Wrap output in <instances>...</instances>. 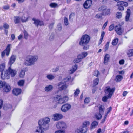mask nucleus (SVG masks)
I'll use <instances>...</instances> for the list:
<instances>
[{
    "instance_id": "f257e3e1",
    "label": "nucleus",
    "mask_w": 133,
    "mask_h": 133,
    "mask_svg": "<svg viewBox=\"0 0 133 133\" xmlns=\"http://www.w3.org/2000/svg\"><path fill=\"white\" fill-rule=\"evenodd\" d=\"M50 121V118L47 117H45L39 120L38 122L39 128V129L36 130V132H38V133H44L43 130H46L48 129V124Z\"/></svg>"
},
{
    "instance_id": "f03ea898",
    "label": "nucleus",
    "mask_w": 133,
    "mask_h": 133,
    "mask_svg": "<svg viewBox=\"0 0 133 133\" xmlns=\"http://www.w3.org/2000/svg\"><path fill=\"white\" fill-rule=\"evenodd\" d=\"M38 59L37 55H29L27 56L25 59V64L27 66H31L34 65Z\"/></svg>"
},
{
    "instance_id": "7ed1b4c3",
    "label": "nucleus",
    "mask_w": 133,
    "mask_h": 133,
    "mask_svg": "<svg viewBox=\"0 0 133 133\" xmlns=\"http://www.w3.org/2000/svg\"><path fill=\"white\" fill-rule=\"evenodd\" d=\"M71 78L70 76H68L67 77L64 79L61 82L58 84V85L59 90L61 91L67 88L66 84L69 83Z\"/></svg>"
},
{
    "instance_id": "20e7f679",
    "label": "nucleus",
    "mask_w": 133,
    "mask_h": 133,
    "mask_svg": "<svg viewBox=\"0 0 133 133\" xmlns=\"http://www.w3.org/2000/svg\"><path fill=\"white\" fill-rule=\"evenodd\" d=\"M105 90V93L107 96L103 97L102 100L104 102H106L107 100L111 98L112 94L114 91L115 89L114 88H110L109 87H107L106 88Z\"/></svg>"
},
{
    "instance_id": "39448f33",
    "label": "nucleus",
    "mask_w": 133,
    "mask_h": 133,
    "mask_svg": "<svg viewBox=\"0 0 133 133\" xmlns=\"http://www.w3.org/2000/svg\"><path fill=\"white\" fill-rule=\"evenodd\" d=\"M90 39V37L87 35H83L81 38L79 42L80 45H86L89 42Z\"/></svg>"
},
{
    "instance_id": "423d86ee",
    "label": "nucleus",
    "mask_w": 133,
    "mask_h": 133,
    "mask_svg": "<svg viewBox=\"0 0 133 133\" xmlns=\"http://www.w3.org/2000/svg\"><path fill=\"white\" fill-rule=\"evenodd\" d=\"M0 85L3 89V91L6 92L9 91L11 89L10 86L5 82L0 81Z\"/></svg>"
},
{
    "instance_id": "0eeeda50",
    "label": "nucleus",
    "mask_w": 133,
    "mask_h": 133,
    "mask_svg": "<svg viewBox=\"0 0 133 133\" xmlns=\"http://www.w3.org/2000/svg\"><path fill=\"white\" fill-rule=\"evenodd\" d=\"M128 5V4L127 2L123 1H119L117 3V6H118V9L121 11H122L124 10L123 6L127 7Z\"/></svg>"
},
{
    "instance_id": "6e6552de",
    "label": "nucleus",
    "mask_w": 133,
    "mask_h": 133,
    "mask_svg": "<svg viewBox=\"0 0 133 133\" xmlns=\"http://www.w3.org/2000/svg\"><path fill=\"white\" fill-rule=\"evenodd\" d=\"M56 127L58 129H65L67 127L66 123L62 121L57 122L56 123Z\"/></svg>"
},
{
    "instance_id": "1a4fd4ad",
    "label": "nucleus",
    "mask_w": 133,
    "mask_h": 133,
    "mask_svg": "<svg viewBox=\"0 0 133 133\" xmlns=\"http://www.w3.org/2000/svg\"><path fill=\"white\" fill-rule=\"evenodd\" d=\"M11 46V45L10 44H8L6 49L2 52L1 57L2 58L4 56L6 53L7 56L9 55L10 50Z\"/></svg>"
},
{
    "instance_id": "9d476101",
    "label": "nucleus",
    "mask_w": 133,
    "mask_h": 133,
    "mask_svg": "<svg viewBox=\"0 0 133 133\" xmlns=\"http://www.w3.org/2000/svg\"><path fill=\"white\" fill-rule=\"evenodd\" d=\"M71 105L67 103L63 105L61 107V109L62 111L66 112L71 108Z\"/></svg>"
},
{
    "instance_id": "9b49d317",
    "label": "nucleus",
    "mask_w": 133,
    "mask_h": 133,
    "mask_svg": "<svg viewBox=\"0 0 133 133\" xmlns=\"http://www.w3.org/2000/svg\"><path fill=\"white\" fill-rule=\"evenodd\" d=\"M63 117L62 114L56 113L52 115V119L54 121H57L61 119Z\"/></svg>"
},
{
    "instance_id": "f8f14e48",
    "label": "nucleus",
    "mask_w": 133,
    "mask_h": 133,
    "mask_svg": "<svg viewBox=\"0 0 133 133\" xmlns=\"http://www.w3.org/2000/svg\"><path fill=\"white\" fill-rule=\"evenodd\" d=\"M99 11H102L103 14L104 15H107L110 13V10L107 9L105 6H102L99 8Z\"/></svg>"
},
{
    "instance_id": "ddd939ff",
    "label": "nucleus",
    "mask_w": 133,
    "mask_h": 133,
    "mask_svg": "<svg viewBox=\"0 0 133 133\" xmlns=\"http://www.w3.org/2000/svg\"><path fill=\"white\" fill-rule=\"evenodd\" d=\"M87 130V127L82 126L79 129H77L75 131V133H85L86 132Z\"/></svg>"
},
{
    "instance_id": "4468645a",
    "label": "nucleus",
    "mask_w": 133,
    "mask_h": 133,
    "mask_svg": "<svg viewBox=\"0 0 133 133\" xmlns=\"http://www.w3.org/2000/svg\"><path fill=\"white\" fill-rule=\"evenodd\" d=\"M4 74H3V73L2 72L1 73V77L2 79H7L9 78L10 77L9 73L8 72V70H6V71H4Z\"/></svg>"
},
{
    "instance_id": "2eb2a0df",
    "label": "nucleus",
    "mask_w": 133,
    "mask_h": 133,
    "mask_svg": "<svg viewBox=\"0 0 133 133\" xmlns=\"http://www.w3.org/2000/svg\"><path fill=\"white\" fill-rule=\"evenodd\" d=\"M115 30L118 34L119 35L122 34L123 31L120 25H118L115 26Z\"/></svg>"
},
{
    "instance_id": "dca6fc26",
    "label": "nucleus",
    "mask_w": 133,
    "mask_h": 133,
    "mask_svg": "<svg viewBox=\"0 0 133 133\" xmlns=\"http://www.w3.org/2000/svg\"><path fill=\"white\" fill-rule=\"evenodd\" d=\"M92 4V1L91 0H87L84 4V7L86 9L89 8Z\"/></svg>"
},
{
    "instance_id": "f3484780",
    "label": "nucleus",
    "mask_w": 133,
    "mask_h": 133,
    "mask_svg": "<svg viewBox=\"0 0 133 133\" xmlns=\"http://www.w3.org/2000/svg\"><path fill=\"white\" fill-rule=\"evenodd\" d=\"M32 20L34 21V24L37 26L39 25L41 26L44 25V23L42 21L36 19L34 18H33Z\"/></svg>"
},
{
    "instance_id": "a211bd4d",
    "label": "nucleus",
    "mask_w": 133,
    "mask_h": 133,
    "mask_svg": "<svg viewBox=\"0 0 133 133\" xmlns=\"http://www.w3.org/2000/svg\"><path fill=\"white\" fill-rule=\"evenodd\" d=\"M8 71L9 74H10L11 76L12 77L15 76L16 73V71L15 70L12 69L11 68V66H9Z\"/></svg>"
},
{
    "instance_id": "6ab92c4d",
    "label": "nucleus",
    "mask_w": 133,
    "mask_h": 133,
    "mask_svg": "<svg viewBox=\"0 0 133 133\" xmlns=\"http://www.w3.org/2000/svg\"><path fill=\"white\" fill-rule=\"evenodd\" d=\"M29 18V16L28 15L27 13H25L23 15L21 18V21L23 22H26L28 21Z\"/></svg>"
},
{
    "instance_id": "aec40b11",
    "label": "nucleus",
    "mask_w": 133,
    "mask_h": 133,
    "mask_svg": "<svg viewBox=\"0 0 133 133\" xmlns=\"http://www.w3.org/2000/svg\"><path fill=\"white\" fill-rule=\"evenodd\" d=\"M68 99V98L66 96H65L62 98L61 97L58 103L60 104H62L67 102Z\"/></svg>"
},
{
    "instance_id": "412c9836",
    "label": "nucleus",
    "mask_w": 133,
    "mask_h": 133,
    "mask_svg": "<svg viewBox=\"0 0 133 133\" xmlns=\"http://www.w3.org/2000/svg\"><path fill=\"white\" fill-rule=\"evenodd\" d=\"M16 58V56L13 55H12L9 62V64L10 66H11V65L15 62Z\"/></svg>"
},
{
    "instance_id": "4be33fe9",
    "label": "nucleus",
    "mask_w": 133,
    "mask_h": 133,
    "mask_svg": "<svg viewBox=\"0 0 133 133\" xmlns=\"http://www.w3.org/2000/svg\"><path fill=\"white\" fill-rule=\"evenodd\" d=\"M14 20L15 24L19 23L21 20V17L19 16H14Z\"/></svg>"
},
{
    "instance_id": "5701e85b",
    "label": "nucleus",
    "mask_w": 133,
    "mask_h": 133,
    "mask_svg": "<svg viewBox=\"0 0 133 133\" xmlns=\"http://www.w3.org/2000/svg\"><path fill=\"white\" fill-rule=\"evenodd\" d=\"M21 89L19 88L14 89L13 90V94L16 95H19L21 93Z\"/></svg>"
},
{
    "instance_id": "b1692460",
    "label": "nucleus",
    "mask_w": 133,
    "mask_h": 133,
    "mask_svg": "<svg viewBox=\"0 0 133 133\" xmlns=\"http://www.w3.org/2000/svg\"><path fill=\"white\" fill-rule=\"evenodd\" d=\"M126 15L125 17V20L126 21H128L129 20V17L130 14V10L129 9H128L126 12Z\"/></svg>"
},
{
    "instance_id": "393cba45",
    "label": "nucleus",
    "mask_w": 133,
    "mask_h": 133,
    "mask_svg": "<svg viewBox=\"0 0 133 133\" xmlns=\"http://www.w3.org/2000/svg\"><path fill=\"white\" fill-rule=\"evenodd\" d=\"M110 58V56L108 54H106L104 57V63L106 64L108 62Z\"/></svg>"
},
{
    "instance_id": "a878e982",
    "label": "nucleus",
    "mask_w": 133,
    "mask_h": 133,
    "mask_svg": "<svg viewBox=\"0 0 133 133\" xmlns=\"http://www.w3.org/2000/svg\"><path fill=\"white\" fill-rule=\"evenodd\" d=\"M53 86L51 85L46 86L44 88L45 90L47 92L50 91H51L53 89Z\"/></svg>"
},
{
    "instance_id": "bb28decb",
    "label": "nucleus",
    "mask_w": 133,
    "mask_h": 133,
    "mask_svg": "<svg viewBox=\"0 0 133 133\" xmlns=\"http://www.w3.org/2000/svg\"><path fill=\"white\" fill-rule=\"evenodd\" d=\"M77 68V65L75 64L73 66L72 68L70 70L69 73L70 74H72L76 70Z\"/></svg>"
},
{
    "instance_id": "cd10ccee",
    "label": "nucleus",
    "mask_w": 133,
    "mask_h": 133,
    "mask_svg": "<svg viewBox=\"0 0 133 133\" xmlns=\"http://www.w3.org/2000/svg\"><path fill=\"white\" fill-rule=\"evenodd\" d=\"M98 125L97 122L96 121H94L91 124L90 128L91 129H93L96 128Z\"/></svg>"
},
{
    "instance_id": "c85d7f7f",
    "label": "nucleus",
    "mask_w": 133,
    "mask_h": 133,
    "mask_svg": "<svg viewBox=\"0 0 133 133\" xmlns=\"http://www.w3.org/2000/svg\"><path fill=\"white\" fill-rule=\"evenodd\" d=\"M111 109H112V108H111V107H110L109 108H107V111L106 113L105 114V115L104 119L103 120H102V122L103 123L105 121V119L107 117L108 114L111 111Z\"/></svg>"
},
{
    "instance_id": "c756f323",
    "label": "nucleus",
    "mask_w": 133,
    "mask_h": 133,
    "mask_svg": "<svg viewBox=\"0 0 133 133\" xmlns=\"http://www.w3.org/2000/svg\"><path fill=\"white\" fill-rule=\"evenodd\" d=\"M88 55L87 52H84L81 54L79 55L78 57H80L81 59L85 57Z\"/></svg>"
},
{
    "instance_id": "7c9ffc66",
    "label": "nucleus",
    "mask_w": 133,
    "mask_h": 133,
    "mask_svg": "<svg viewBox=\"0 0 133 133\" xmlns=\"http://www.w3.org/2000/svg\"><path fill=\"white\" fill-rule=\"evenodd\" d=\"M104 106L101 105L99 108V113L101 114H103L104 111Z\"/></svg>"
},
{
    "instance_id": "2f4dec72",
    "label": "nucleus",
    "mask_w": 133,
    "mask_h": 133,
    "mask_svg": "<svg viewBox=\"0 0 133 133\" xmlns=\"http://www.w3.org/2000/svg\"><path fill=\"white\" fill-rule=\"evenodd\" d=\"M123 79V77L120 75H117L116 78L115 80L117 82H119Z\"/></svg>"
},
{
    "instance_id": "473e14b6",
    "label": "nucleus",
    "mask_w": 133,
    "mask_h": 133,
    "mask_svg": "<svg viewBox=\"0 0 133 133\" xmlns=\"http://www.w3.org/2000/svg\"><path fill=\"white\" fill-rule=\"evenodd\" d=\"M5 64L3 63L0 65V71L2 72H3L5 68Z\"/></svg>"
},
{
    "instance_id": "72a5a7b5",
    "label": "nucleus",
    "mask_w": 133,
    "mask_h": 133,
    "mask_svg": "<svg viewBox=\"0 0 133 133\" xmlns=\"http://www.w3.org/2000/svg\"><path fill=\"white\" fill-rule=\"evenodd\" d=\"M127 54L129 57L133 56V49L129 50L127 52Z\"/></svg>"
},
{
    "instance_id": "f704fd0d",
    "label": "nucleus",
    "mask_w": 133,
    "mask_h": 133,
    "mask_svg": "<svg viewBox=\"0 0 133 133\" xmlns=\"http://www.w3.org/2000/svg\"><path fill=\"white\" fill-rule=\"evenodd\" d=\"M95 116L96 119L97 120H99L101 118L102 116L101 114L97 113L95 114Z\"/></svg>"
},
{
    "instance_id": "c9c22d12",
    "label": "nucleus",
    "mask_w": 133,
    "mask_h": 133,
    "mask_svg": "<svg viewBox=\"0 0 133 133\" xmlns=\"http://www.w3.org/2000/svg\"><path fill=\"white\" fill-rule=\"evenodd\" d=\"M49 6L50 7L54 8L58 6V4L55 3H50L49 5Z\"/></svg>"
},
{
    "instance_id": "e433bc0d",
    "label": "nucleus",
    "mask_w": 133,
    "mask_h": 133,
    "mask_svg": "<svg viewBox=\"0 0 133 133\" xmlns=\"http://www.w3.org/2000/svg\"><path fill=\"white\" fill-rule=\"evenodd\" d=\"M25 71L22 70H21L19 73V76L20 77L23 78L24 76Z\"/></svg>"
},
{
    "instance_id": "4c0bfd02",
    "label": "nucleus",
    "mask_w": 133,
    "mask_h": 133,
    "mask_svg": "<svg viewBox=\"0 0 133 133\" xmlns=\"http://www.w3.org/2000/svg\"><path fill=\"white\" fill-rule=\"evenodd\" d=\"M46 77L48 79L50 80H52L55 78L54 76L51 74H49L47 75Z\"/></svg>"
},
{
    "instance_id": "58836bf2",
    "label": "nucleus",
    "mask_w": 133,
    "mask_h": 133,
    "mask_svg": "<svg viewBox=\"0 0 133 133\" xmlns=\"http://www.w3.org/2000/svg\"><path fill=\"white\" fill-rule=\"evenodd\" d=\"M118 41V39L117 38H116L114 39L112 41V44L113 45H116Z\"/></svg>"
},
{
    "instance_id": "ea45409f",
    "label": "nucleus",
    "mask_w": 133,
    "mask_h": 133,
    "mask_svg": "<svg viewBox=\"0 0 133 133\" xmlns=\"http://www.w3.org/2000/svg\"><path fill=\"white\" fill-rule=\"evenodd\" d=\"M90 124V122L89 121H85L83 123V126L84 127H87V126L89 125Z\"/></svg>"
},
{
    "instance_id": "a19ab883",
    "label": "nucleus",
    "mask_w": 133,
    "mask_h": 133,
    "mask_svg": "<svg viewBox=\"0 0 133 133\" xmlns=\"http://www.w3.org/2000/svg\"><path fill=\"white\" fill-rule=\"evenodd\" d=\"M81 60V58H80V57H79L78 55L77 58L74 59L73 61V62L74 63H77L80 61Z\"/></svg>"
},
{
    "instance_id": "79ce46f5",
    "label": "nucleus",
    "mask_w": 133,
    "mask_h": 133,
    "mask_svg": "<svg viewBox=\"0 0 133 133\" xmlns=\"http://www.w3.org/2000/svg\"><path fill=\"white\" fill-rule=\"evenodd\" d=\"M105 33L104 32L102 31V32L101 36V38L100 39V43L99 42V44H101V43L103 39V37H104L105 35Z\"/></svg>"
},
{
    "instance_id": "37998d69",
    "label": "nucleus",
    "mask_w": 133,
    "mask_h": 133,
    "mask_svg": "<svg viewBox=\"0 0 133 133\" xmlns=\"http://www.w3.org/2000/svg\"><path fill=\"white\" fill-rule=\"evenodd\" d=\"M99 79L98 78H96V79L94 80L93 81V84L95 86L97 85L98 83Z\"/></svg>"
},
{
    "instance_id": "c03bdc74",
    "label": "nucleus",
    "mask_w": 133,
    "mask_h": 133,
    "mask_svg": "<svg viewBox=\"0 0 133 133\" xmlns=\"http://www.w3.org/2000/svg\"><path fill=\"white\" fill-rule=\"evenodd\" d=\"M24 83V80H21L19 81L18 83V84L19 85L22 86L23 85Z\"/></svg>"
},
{
    "instance_id": "a18cd8bd",
    "label": "nucleus",
    "mask_w": 133,
    "mask_h": 133,
    "mask_svg": "<svg viewBox=\"0 0 133 133\" xmlns=\"http://www.w3.org/2000/svg\"><path fill=\"white\" fill-rule=\"evenodd\" d=\"M61 96L59 95L56 96L54 98V100L56 101H59L61 97Z\"/></svg>"
},
{
    "instance_id": "49530a36",
    "label": "nucleus",
    "mask_w": 133,
    "mask_h": 133,
    "mask_svg": "<svg viewBox=\"0 0 133 133\" xmlns=\"http://www.w3.org/2000/svg\"><path fill=\"white\" fill-rule=\"evenodd\" d=\"M80 90L79 89H77L75 92L74 93V95L75 96H77L79 93Z\"/></svg>"
},
{
    "instance_id": "de8ad7c7",
    "label": "nucleus",
    "mask_w": 133,
    "mask_h": 133,
    "mask_svg": "<svg viewBox=\"0 0 133 133\" xmlns=\"http://www.w3.org/2000/svg\"><path fill=\"white\" fill-rule=\"evenodd\" d=\"M3 27L5 29H9V25L7 23H5L3 24Z\"/></svg>"
},
{
    "instance_id": "09e8293b",
    "label": "nucleus",
    "mask_w": 133,
    "mask_h": 133,
    "mask_svg": "<svg viewBox=\"0 0 133 133\" xmlns=\"http://www.w3.org/2000/svg\"><path fill=\"white\" fill-rule=\"evenodd\" d=\"M122 13L119 12H118L116 14V17L118 18H120L122 17Z\"/></svg>"
},
{
    "instance_id": "8fccbe9b",
    "label": "nucleus",
    "mask_w": 133,
    "mask_h": 133,
    "mask_svg": "<svg viewBox=\"0 0 133 133\" xmlns=\"http://www.w3.org/2000/svg\"><path fill=\"white\" fill-rule=\"evenodd\" d=\"M102 16V14L101 13H98L96 14L95 16V17L97 18H101Z\"/></svg>"
},
{
    "instance_id": "3c124183",
    "label": "nucleus",
    "mask_w": 133,
    "mask_h": 133,
    "mask_svg": "<svg viewBox=\"0 0 133 133\" xmlns=\"http://www.w3.org/2000/svg\"><path fill=\"white\" fill-rule=\"evenodd\" d=\"M109 44V42H107L105 45L104 49L105 51H106L108 49Z\"/></svg>"
},
{
    "instance_id": "603ef678",
    "label": "nucleus",
    "mask_w": 133,
    "mask_h": 133,
    "mask_svg": "<svg viewBox=\"0 0 133 133\" xmlns=\"http://www.w3.org/2000/svg\"><path fill=\"white\" fill-rule=\"evenodd\" d=\"M24 38L25 39H27L28 38V34L26 31H24Z\"/></svg>"
},
{
    "instance_id": "864d4df0",
    "label": "nucleus",
    "mask_w": 133,
    "mask_h": 133,
    "mask_svg": "<svg viewBox=\"0 0 133 133\" xmlns=\"http://www.w3.org/2000/svg\"><path fill=\"white\" fill-rule=\"evenodd\" d=\"M59 70V68L58 67H57L56 68L53 69L52 70V71L53 72H55L58 71Z\"/></svg>"
},
{
    "instance_id": "5fc2aeb1",
    "label": "nucleus",
    "mask_w": 133,
    "mask_h": 133,
    "mask_svg": "<svg viewBox=\"0 0 133 133\" xmlns=\"http://www.w3.org/2000/svg\"><path fill=\"white\" fill-rule=\"evenodd\" d=\"M90 99L89 98H86L84 100V103H88L90 102Z\"/></svg>"
},
{
    "instance_id": "6e6d98bb",
    "label": "nucleus",
    "mask_w": 133,
    "mask_h": 133,
    "mask_svg": "<svg viewBox=\"0 0 133 133\" xmlns=\"http://www.w3.org/2000/svg\"><path fill=\"white\" fill-rule=\"evenodd\" d=\"M64 22L65 25H67L68 24V20L67 18L66 17L65 18Z\"/></svg>"
},
{
    "instance_id": "4d7b16f0",
    "label": "nucleus",
    "mask_w": 133,
    "mask_h": 133,
    "mask_svg": "<svg viewBox=\"0 0 133 133\" xmlns=\"http://www.w3.org/2000/svg\"><path fill=\"white\" fill-rule=\"evenodd\" d=\"M114 28V25L112 24L110 25L109 28V30L110 31H111L113 30Z\"/></svg>"
},
{
    "instance_id": "13d9d810",
    "label": "nucleus",
    "mask_w": 133,
    "mask_h": 133,
    "mask_svg": "<svg viewBox=\"0 0 133 133\" xmlns=\"http://www.w3.org/2000/svg\"><path fill=\"white\" fill-rule=\"evenodd\" d=\"M55 133H65V132L64 131L59 130L56 131Z\"/></svg>"
},
{
    "instance_id": "bf43d9fd",
    "label": "nucleus",
    "mask_w": 133,
    "mask_h": 133,
    "mask_svg": "<svg viewBox=\"0 0 133 133\" xmlns=\"http://www.w3.org/2000/svg\"><path fill=\"white\" fill-rule=\"evenodd\" d=\"M99 72L97 70H96L94 71V75L95 76H96L97 77V76L99 74Z\"/></svg>"
},
{
    "instance_id": "052dcab7",
    "label": "nucleus",
    "mask_w": 133,
    "mask_h": 133,
    "mask_svg": "<svg viewBox=\"0 0 133 133\" xmlns=\"http://www.w3.org/2000/svg\"><path fill=\"white\" fill-rule=\"evenodd\" d=\"M124 61L122 59L119 61V63L120 65H123L124 64Z\"/></svg>"
},
{
    "instance_id": "680f3d73",
    "label": "nucleus",
    "mask_w": 133,
    "mask_h": 133,
    "mask_svg": "<svg viewBox=\"0 0 133 133\" xmlns=\"http://www.w3.org/2000/svg\"><path fill=\"white\" fill-rule=\"evenodd\" d=\"M3 8L7 10L9 9V6L8 5L4 6H3Z\"/></svg>"
},
{
    "instance_id": "e2e57ef3",
    "label": "nucleus",
    "mask_w": 133,
    "mask_h": 133,
    "mask_svg": "<svg viewBox=\"0 0 133 133\" xmlns=\"http://www.w3.org/2000/svg\"><path fill=\"white\" fill-rule=\"evenodd\" d=\"M3 101L1 99H0V109L2 107V106L3 105Z\"/></svg>"
},
{
    "instance_id": "0e129e2a",
    "label": "nucleus",
    "mask_w": 133,
    "mask_h": 133,
    "mask_svg": "<svg viewBox=\"0 0 133 133\" xmlns=\"http://www.w3.org/2000/svg\"><path fill=\"white\" fill-rule=\"evenodd\" d=\"M15 36L14 34H12L11 35V39L12 40H14V39L15 38Z\"/></svg>"
},
{
    "instance_id": "69168bd1",
    "label": "nucleus",
    "mask_w": 133,
    "mask_h": 133,
    "mask_svg": "<svg viewBox=\"0 0 133 133\" xmlns=\"http://www.w3.org/2000/svg\"><path fill=\"white\" fill-rule=\"evenodd\" d=\"M128 93V92L126 91H124L123 93V95L124 96H125Z\"/></svg>"
},
{
    "instance_id": "338daca9",
    "label": "nucleus",
    "mask_w": 133,
    "mask_h": 133,
    "mask_svg": "<svg viewBox=\"0 0 133 133\" xmlns=\"http://www.w3.org/2000/svg\"><path fill=\"white\" fill-rule=\"evenodd\" d=\"M23 37V35L22 34H20L19 36L18 37V40H20Z\"/></svg>"
},
{
    "instance_id": "774afa93",
    "label": "nucleus",
    "mask_w": 133,
    "mask_h": 133,
    "mask_svg": "<svg viewBox=\"0 0 133 133\" xmlns=\"http://www.w3.org/2000/svg\"><path fill=\"white\" fill-rule=\"evenodd\" d=\"M58 29L59 30H60L61 29V27L60 24H59L58 25Z\"/></svg>"
}]
</instances>
